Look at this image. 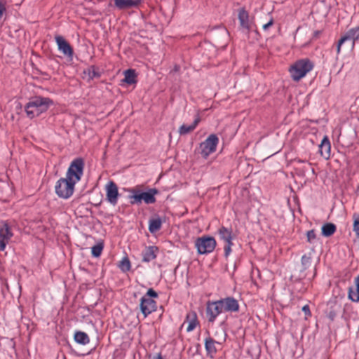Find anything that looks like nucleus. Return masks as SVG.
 Segmentation results:
<instances>
[{"instance_id":"obj_1","label":"nucleus","mask_w":359,"mask_h":359,"mask_svg":"<svg viewBox=\"0 0 359 359\" xmlns=\"http://www.w3.org/2000/svg\"><path fill=\"white\" fill-rule=\"evenodd\" d=\"M52 104L53 101L48 97H35L26 104L25 111L27 116L32 118L47 111Z\"/></svg>"},{"instance_id":"obj_2","label":"nucleus","mask_w":359,"mask_h":359,"mask_svg":"<svg viewBox=\"0 0 359 359\" xmlns=\"http://www.w3.org/2000/svg\"><path fill=\"white\" fill-rule=\"evenodd\" d=\"M130 191L133 194L129 196L131 204H140L142 201L146 204H153L156 201L155 196L159 193L156 188L149 189L145 192H142L137 189H133Z\"/></svg>"},{"instance_id":"obj_3","label":"nucleus","mask_w":359,"mask_h":359,"mask_svg":"<svg viewBox=\"0 0 359 359\" xmlns=\"http://www.w3.org/2000/svg\"><path fill=\"white\" fill-rule=\"evenodd\" d=\"M313 67V64L309 59L297 61L290 69L291 76L294 81H298L306 76Z\"/></svg>"},{"instance_id":"obj_4","label":"nucleus","mask_w":359,"mask_h":359,"mask_svg":"<svg viewBox=\"0 0 359 359\" xmlns=\"http://www.w3.org/2000/svg\"><path fill=\"white\" fill-rule=\"evenodd\" d=\"M76 182L69 180L68 177L60 179L55 185V193L62 198H69L74 193Z\"/></svg>"},{"instance_id":"obj_5","label":"nucleus","mask_w":359,"mask_h":359,"mask_svg":"<svg viewBox=\"0 0 359 359\" xmlns=\"http://www.w3.org/2000/svg\"><path fill=\"white\" fill-rule=\"evenodd\" d=\"M84 161L81 158L74 159L70 164L66 177L74 182H79L83 173Z\"/></svg>"},{"instance_id":"obj_6","label":"nucleus","mask_w":359,"mask_h":359,"mask_svg":"<svg viewBox=\"0 0 359 359\" xmlns=\"http://www.w3.org/2000/svg\"><path fill=\"white\" fill-rule=\"evenodd\" d=\"M216 241L213 237L203 236L196 239L195 245L199 254L212 252L216 247Z\"/></svg>"},{"instance_id":"obj_7","label":"nucleus","mask_w":359,"mask_h":359,"mask_svg":"<svg viewBox=\"0 0 359 359\" xmlns=\"http://www.w3.org/2000/svg\"><path fill=\"white\" fill-rule=\"evenodd\" d=\"M359 40V26L349 29L344 36H343L339 41L337 45V53L339 54L341 51V48L343 44L349 42L348 48H353L355 43Z\"/></svg>"},{"instance_id":"obj_8","label":"nucleus","mask_w":359,"mask_h":359,"mask_svg":"<svg viewBox=\"0 0 359 359\" xmlns=\"http://www.w3.org/2000/svg\"><path fill=\"white\" fill-rule=\"evenodd\" d=\"M219 139L215 134L210 135L208 138L200 144L201 154L204 158L216 151Z\"/></svg>"},{"instance_id":"obj_9","label":"nucleus","mask_w":359,"mask_h":359,"mask_svg":"<svg viewBox=\"0 0 359 359\" xmlns=\"http://www.w3.org/2000/svg\"><path fill=\"white\" fill-rule=\"evenodd\" d=\"M223 311L222 305L219 302V300L208 302L206 307V316L209 322L213 323L217 316Z\"/></svg>"},{"instance_id":"obj_10","label":"nucleus","mask_w":359,"mask_h":359,"mask_svg":"<svg viewBox=\"0 0 359 359\" xmlns=\"http://www.w3.org/2000/svg\"><path fill=\"white\" fill-rule=\"evenodd\" d=\"M140 306L144 318L156 309V302L149 297H142Z\"/></svg>"},{"instance_id":"obj_11","label":"nucleus","mask_w":359,"mask_h":359,"mask_svg":"<svg viewBox=\"0 0 359 359\" xmlns=\"http://www.w3.org/2000/svg\"><path fill=\"white\" fill-rule=\"evenodd\" d=\"M107 199L112 205H116L118 201V191L115 182L110 181L106 185Z\"/></svg>"},{"instance_id":"obj_12","label":"nucleus","mask_w":359,"mask_h":359,"mask_svg":"<svg viewBox=\"0 0 359 359\" xmlns=\"http://www.w3.org/2000/svg\"><path fill=\"white\" fill-rule=\"evenodd\" d=\"M13 236V233L8 224L4 223L0 228V250L4 251L6 244Z\"/></svg>"},{"instance_id":"obj_13","label":"nucleus","mask_w":359,"mask_h":359,"mask_svg":"<svg viewBox=\"0 0 359 359\" xmlns=\"http://www.w3.org/2000/svg\"><path fill=\"white\" fill-rule=\"evenodd\" d=\"M58 49L68 57H72L74 54L73 48L70 44L62 36L57 35L55 37Z\"/></svg>"},{"instance_id":"obj_14","label":"nucleus","mask_w":359,"mask_h":359,"mask_svg":"<svg viewBox=\"0 0 359 359\" xmlns=\"http://www.w3.org/2000/svg\"><path fill=\"white\" fill-rule=\"evenodd\" d=\"M222 305L224 311L226 312H236L239 310V304L236 299L233 297H226L219 300Z\"/></svg>"},{"instance_id":"obj_15","label":"nucleus","mask_w":359,"mask_h":359,"mask_svg":"<svg viewBox=\"0 0 359 359\" xmlns=\"http://www.w3.org/2000/svg\"><path fill=\"white\" fill-rule=\"evenodd\" d=\"M82 78L87 81H90L95 78H100L101 74L98 68L92 65L84 69L82 73Z\"/></svg>"},{"instance_id":"obj_16","label":"nucleus","mask_w":359,"mask_h":359,"mask_svg":"<svg viewBox=\"0 0 359 359\" xmlns=\"http://www.w3.org/2000/svg\"><path fill=\"white\" fill-rule=\"evenodd\" d=\"M141 0H114L115 6L121 10L137 7Z\"/></svg>"},{"instance_id":"obj_17","label":"nucleus","mask_w":359,"mask_h":359,"mask_svg":"<svg viewBox=\"0 0 359 359\" xmlns=\"http://www.w3.org/2000/svg\"><path fill=\"white\" fill-rule=\"evenodd\" d=\"M158 248L156 246H149L142 252V261L149 262L156 257Z\"/></svg>"},{"instance_id":"obj_18","label":"nucleus","mask_w":359,"mask_h":359,"mask_svg":"<svg viewBox=\"0 0 359 359\" xmlns=\"http://www.w3.org/2000/svg\"><path fill=\"white\" fill-rule=\"evenodd\" d=\"M330 142L328 137L325 136L319 146V152L325 159H328L330 156Z\"/></svg>"},{"instance_id":"obj_19","label":"nucleus","mask_w":359,"mask_h":359,"mask_svg":"<svg viewBox=\"0 0 359 359\" xmlns=\"http://www.w3.org/2000/svg\"><path fill=\"white\" fill-rule=\"evenodd\" d=\"M185 323H188V326L187 327V332H191L194 330L198 323L196 313L194 311L188 313L187 314Z\"/></svg>"},{"instance_id":"obj_20","label":"nucleus","mask_w":359,"mask_h":359,"mask_svg":"<svg viewBox=\"0 0 359 359\" xmlns=\"http://www.w3.org/2000/svg\"><path fill=\"white\" fill-rule=\"evenodd\" d=\"M238 20L240 21L241 26L246 29L248 30L250 29V22L249 21V15L248 13L245 10V8H241L238 12Z\"/></svg>"},{"instance_id":"obj_21","label":"nucleus","mask_w":359,"mask_h":359,"mask_svg":"<svg viewBox=\"0 0 359 359\" xmlns=\"http://www.w3.org/2000/svg\"><path fill=\"white\" fill-rule=\"evenodd\" d=\"M201 121V118L200 117L198 116L194 121L193 122V123L190 126H187L185 124H183L182 126H181L179 128V133L180 135H187L191 132H192L197 126V125L198 124V123L200 122Z\"/></svg>"},{"instance_id":"obj_22","label":"nucleus","mask_w":359,"mask_h":359,"mask_svg":"<svg viewBox=\"0 0 359 359\" xmlns=\"http://www.w3.org/2000/svg\"><path fill=\"white\" fill-rule=\"evenodd\" d=\"M124 79H123V82L132 85L136 83L137 82V74L135 69H129L124 72Z\"/></svg>"},{"instance_id":"obj_23","label":"nucleus","mask_w":359,"mask_h":359,"mask_svg":"<svg viewBox=\"0 0 359 359\" xmlns=\"http://www.w3.org/2000/svg\"><path fill=\"white\" fill-rule=\"evenodd\" d=\"M218 233L221 239L226 243H230L232 240V230L225 226H222L218 230Z\"/></svg>"},{"instance_id":"obj_24","label":"nucleus","mask_w":359,"mask_h":359,"mask_svg":"<svg viewBox=\"0 0 359 359\" xmlns=\"http://www.w3.org/2000/svg\"><path fill=\"white\" fill-rule=\"evenodd\" d=\"M217 342L211 337H208L205 340V348L208 353L211 357L213 356L217 352L215 344Z\"/></svg>"},{"instance_id":"obj_25","label":"nucleus","mask_w":359,"mask_h":359,"mask_svg":"<svg viewBox=\"0 0 359 359\" xmlns=\"http://www.w3.org/2000/svg\"><path fill=\"white\" fill-rule=\"evenodd\" d=\"M162 226V220L160 217L152 218L149 221V231L151 233H154L161 229Z\"/></svg>"},{"instance_id":"obj_26","label":"nucleus","mask_w":359,"mask_h":359,"mask_svg":"<svg viewBox=\"0 0 359 359\" xmlns=\"http://www.w3.org/2000/svg\"><path fill=\"white\" fill-rule=\"evenodd\" d=\"M74 338L76 343L82 345L88 344L90 341V339L88 334L86 332L81 331H76L74 333Z\"/></svg>"},{"instance_id":"obj_27","label":"nucleus","mask_w":359,"mask_h":359,"mask_svg":"<svg viewBox=\"0 0 359 359\" xmlns=\"http://www.w3.org/2000/svg\"><path fill=\"white\" fill-rule=\"evenodd\" d=\"M322 234L325 237H329L336 231V226L332 223H326L322 226Z\"/></svg>"},{"instance_id":"obj_28","label":"nucleus","mask_w":359,"mask_h":359,"mask_svg":"<svg viewBox=\"0 0 359 359\" xmlns=\"http://www.w3.org/2000/svg\"><path fill=\"white\" fill-rule=\"evenodd\" d=\"M348 298L355 302H357L359 301V290L355 287V288L353 287H349L348 289Z\"/></svg>"},{"instance_id":"obj_29","label":"nucleus","mask_w":359,"mask_h":359,"mask_svg":"<svg viewBox=\"0 0 359 359\" xmlns=\"http://www.w3.org/2000/svg\"><path fill=\"white\" fill-rule=\"evenodd\" d=\"M120 269L123 272H127L130 269V262L127 257L122 259L118 264Z\"/></svg>"},{"instance_id":"obj_30","label":"nucleus","mask_w":359,"mask_h":359,"mask_svg":"<svg viewBox=\"0 0 359 359\" xmlns=\"http://www.w3.org/2000/svg\"><path fill=\"white\" fill-rule=\"evenodd\" d=\"M104 248V244L102 242L97 243L95 245L92 247V255L95 257L100 256Z\"/></svg>"},{"instance_id":"obj_31","label":"nucleus","mask_w":359,"mask_h":359,"mask_svg":"<svg viewBox=\"0 0 359 359\" xmlns=\"http://www.w3.org/2000/svg\"><path fill=\"white\" fill-rule=\"evenodd\" d=\"M307 241L310 243H313L316 239V233L313 229L308 231L306 233Z\"/></svg>"},{"instance_id":"obj_32","label":"nucleus","mask_w":359,"mask_h":359,"mask_svg":"<svg viewBox=\"0 0 359 359\" xmlns=\"http://www.w3.org/2000/svg\"><path fill=\"white\" fill-rule=\"evenodd\" d=\"M158 297V294L156 291H154L153 289L150 288L148 290L147 294L143 296L142 297H149V298H151V297Z\"/></svg>"},{"instance_id":"obj_33","label":"nucleus","mask_w":359,"mask_h":359,"mask_svg":"<svg viewBox=\"0 0 359 359\" xmlns=\"http://www.w3.org/2000/svg\"><path fill=\"white\" fill-rule=\"evenodd\" d=\"M353 230L359 236V215L356 217L353 222Z\"/></svg>"},{"instance_id":"obj_34","label":"nucleus","mask_w":359,"mask_h":359,"mask_svg":"<svg viewBox=\"0 0 359 359\" xmlns=\"http://www.w3.org/2000/svg\"><path fill=\"white\" fill-rule=\"evenodd\" d=\"M233 243L232 241L230 243H226V245L224 246V255L225 257H228L231 252V246Z\"/></svg>"},{"instance_id":"obj_35","label":"nucleus","mask_w":359,"mask_h":359,"mask_svg":"<svg viewBox=\"0 0 359 359\" xmlns=\"http://www.w3.org/2000/svg\"><path fill=\"white\" fill-rule=\"evenodd\" d=\"M310 257L306 255H303L302 257V264L304 266V269H306V265L310 262Z\"/></svg>"},{"instance_id":"obj_36","label":"nucleus","mask_w":359,"mask_h":359,"mask_svg":"<svg viewBox=\"0 0 359 359\" xmlns=\"http://www.w3.org/2000/svg\"><path fill=\"white\" fill-rule=\"evenodd\" d=\"M302 311L305 313L306 316H310L311 315L309 306L308 305H305L302 307Z\"/></svg>"},{"instance_id":"obj_37","label":"nucleus","mask_w":359,"mask_h":359,"mask_svg":"<svg viewBox=\"0 0 359 359\" xmlns=\"http://www.w3.org/2000/svg\"><path fill=\"white\" fill-rule=\"evenodd\" d=\"M6 11L5 6L0 2V20L2 18L4 13Z\"/></svg>"},{"instance_id":"obj_38","label":"nucleus","mask_w":359,"mask_h":359,"mask_svg":"<svg viewBox=\"0 0 359 359\" xmlns=\"http://www.w3.org/2000/svg\"><path fill=\"white\" fill-rule=\"evenodd\" d=\"M273 24V19H271L270 21L263 25V29L266 30L269 27H271Z\"/></svg>"},{"instance_id":"obj_39","label":"nucleus","mask_w":359,"mask_h":359,"mask_svg":"<svg viewBox=\"0 0 359 359\" xmlns=\"http://www.w3.org/2000/svg\"><path fill=\"white\" fill-rule=\"evenodd\" d=\"M180 67L178 65H175L173 69L170 72V73L177 72L180 71Z\"/></svg>"},{"instance_id":"obj_40","label":"nucleus","mask_w":359,"mask_h":359,"mask_svg":"<svg viewBox=\"0 0 359 359\" xmlns=\"http://www.w3.org/2000/svg\"><path fill=\"white\" fill-rule=\"evenodd\" d=\"M152 359H163L161 354L158 353L156 355L154 356Z\"/></svg>"},{"instance_id":"obj_41","label":"nucleus","mask_w":359,"mask_h":359,"mask_svg":"<svg viewBox=\"0 0 359 359\" xmlns=\"http://www.w3.org/2000/svg\"><path fill=\"white\" fill-rule=\"evenodd\" d=\"M355 287L359 290V276L357 277L355 280Z\"/></svg>"},{"instance_id":"obj_42","label":"nucleus","mask_w":359,"mask_h":359,"mask_svg":"<svg viewBox=\"0 0 359 359\" xmlns=\"http://www.w3.org/2000/svg\"><path fill=\"white\" fill-rule=\"evenodd\" d=\"M334 314H332V313H330V318L333 320L334 318Z\"/></svg>"},{"instance_id":"obj_43","label":"nucleus","mask_w":359,"mask_h":359,"mask_svg":"<svg viewBox=\"0 0 359 359\" xmlns=\"http://www.w3.org/2000/svg\"><path fill=\"white\" fill-rule=\"evenodd\" d=\"M358 190H359V186H358Z\"/></svg>"}]
</instances>
